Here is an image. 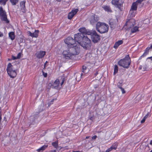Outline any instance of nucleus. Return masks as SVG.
Segmentation results:
<instances>
[{
	"label": "nucleus",
	"instance_id": "nucleus-1",
	"mask_svg": "<svg viewBox=\"0 0 152 152\" xmlns=\"http://www.w3.org/2000/svg\"><path fill=\"white\" fill-rule=\"evenodd\" d=\"M131 63V58L129 55H126L123 58L120 59L118 62V65L125 69H128Z\"/></svg>",
	"mask_w": 152,
	"mask_h": 152
},
{
	"label": "nucleus",
	"instance_id": "nucleus-2",
	"mask_svg": "<svg viewBox=\"0 0 152 152\" xmlns=\"http://www.w3.org/2000/svg\"><path fill=\"white\" fill-rule=\"evenodd\" d=\"M96 30L101 34L107 33L109 30V26L107 24L100 22H97L96 24Z\"/></svg>",
	"mask_w": 152,
	"mask_h": 152
},
{
	"label": "nucleus",
	"instance_id": "nucleus-3",
	"mask_svg": "<svg viewBox=\"0 0 152 152\" xmlns=\"http://www.w3.org/2000/svg\"><path fill=\"white\" fill-rule=\"evenodd\" d=\"M6 70L8 75L10 78H14L16 76L17 70L14 69L13 66L11 63H9L8 64Z\"/></svg>",
	"mask_w": 152,
	"mask_h": 152
},
{
	"label": "nucleus",
	"instance_id": "nucleus-4",
	"mask_svg": "<svg viewBox=\"0 0 152 152\" xmlns=\"http://www.w3.org/2000/svg\"><path fill=\"white\" fill-rule=\"evenodd\" d=\"M82 46L84 49L89 50L91 48V40L86 35L84 37L82 42L80 44V46Z\"/></svg>",
	"mask_w": 152,
	"mask_h": 152
},
{
	"label": "nucleus",
	"instance_id": "nucleus-5",
	"mask_svg": "<svg viewBox=\"0 0 152 152\" xmlns=\"http://www.w3.org/2000/svg\"><path fill=\"white\" fill-rule=\"evenodd\" d=\"M80 44H77L68 47L69 51H70L71 54L75 57L76 55H78L80 52Z\"/></svg>",
	"mask_w": 152,
	"mask_h": 152
},
{
	"label": "nucleus",
	"instance_id": "nucleus-6",
	"mask_svg": "<svg viewBox=\"0 0 152 152\" xmlns=\"http://www.w3.org/2000/svg\"><path fill=\"white\" fill-rule=\"evenodd\" d=\"M0 18L2 21H4L6 23H9V21L7 18L6 12L1 7H0Z\"/></svg>",
	"mask_w": 152,
	"mask_h": 152
},
{
	"label": "nucleus",
	"instance_id": "nucleus-7",
	"mask_svg": "<svg viewBox=\"0 0 152 152\" xmlns=\"http://www.w3.org/2000/svg\"><path fill=\"white\" fill-rule=\"evenodd\" d=\"M89 35L91 36V39L94 43H97L100 40V36L97 34L95 30H92Z\"/></svg>",
	"mask_w": 152,
	"mask_h": 152
},
{
	"label": "nucleus",
	"instance_id": "nucleus-8",
	"mask_svg": "<svg viewBox=\"0 0 152 152\" xmlns=\"http://www.w3.org/2000/svg\"><path fill=\"white\" fill-rule=\"evenodd\" d=\"M64 42L67 45L68 48L77 44L75 39H73L72 37H70L66 38L64 40Z\"/></svg>",
	"mask_w": 152,
	"mask_h": 152
},
{
	"label": "nucleus",
	"instance_id": "nucleus-9",
	"mask_svg": "<svg viewBox=\"0 0 152 152\" xmlns=\"http://www.w3.org/2000/svg\"><path fill=\"white\" fill-rule=\"evenodd\" d=\"M62 55L64 58L66 59H72L74 57L71 54L70 51L68 48L67 50H64L62 52Z\"/></svg>",
	"mask_w": 152,
	"mask_h": 152
},
{
	"label": "nucleus",
	"instance_id": "nucleus-10",
	"mask_svg": "<svg viewBox=\"0 0 152 152\" xmlns=\"http://www.w3.org/2000/svg\"><path fill=\"white\" fill-rule=\"evenodd\" d=\"M112 4L116 6L121 11L123 10V2L120 0H112Z\"/></svg>",
	"mask_w": 152,
	"mask_h": 152
},
{
	"label": "nucleus",
	"instance_id": "nucleus-11",
	"mask_svg": "<svg viewBox=\"0 0 152 152\" xmlns=\"http://www.w3.org/2000/svg\"><path fill=\"white\" fill-rule=\"evenodd\" d=\"M136 21L133 19H130L128 20L126 22L124 26V27L125 26L127 27V29H130V28H132L136 24Z\"/></svg>",
	"mask_w": 152,
	"mask_h": 152
},
{
	"label": "nucleus",
	"instance_id": "nucleus-12",
	"mask_svg": "<svg viewBox=\"0 0 152 152\" xmlns=\"http://www.w3.org/2000/svg\"><path fill=\"white\" fill-rule=\"evenodd\" d=\"M86 35L82 34L81 33H78L74 35V38L75 41L77 42V44H79L80 45L81 42H82L84 37Z\"/></svg>",
	"mask_w": 152,
	"mask_h": 152
},
{
	"label": "nucleus",
	"instance_id": "nucleus-13",
	"mask_svg": "<svg viewBox=\"0 0 152 152\" xmlns=\"http://www.w3.org/2000/svg\"><path fill=\"white\" fill-rule=\"evenodd\" d=\"M99 17L97 15H94L91 17L90 18V21L91 24L92 25H94L99 20Z\"/></svg>",
	"mask_w": 152,
	"mask_h": 152
},
{
	"label": "nucleus",
	"instance_id": "nucleus-14",
	"mask_svg": "<svg viewBox=\"0 0 152 152\" xmlns=\"http://www.w3.org/2000/svg\"><path fill=\"white\" fill-rule=\"evenodd\" d=\"M46 52L42 50H40L36 52L35 55L36 57L38 59L42 58L46 54Z\"/></svg>",
	"mask_w": 152,
	"mask_h": 152
},
{
	"label": "nucleus",
	"instance_id": "nucleus-15",
	"mask_svg": "<svg viewBox=\"0 0 152 152\" xmlns=\"http://www.w3.org/2000/svg\"><path fill=\"white\" fill-rule=\"evenodd\" d=\"M92 30H89L86 29L85 27H82L79 29V31L83 35H89L91 34V32Z\"/></svg>",
	"mask_w": 152,
	"mask_h": 152
},
{
	"label": "nucleus",
	"instance_id": "nucleus-16",
	"mask_svg": "<svg viewBox=\"0 0 152 152\" xmlns=\"http://www.w3.org/2000/svg\"><path fill=\"white\" fill-rule=\"evenodd\" d=\"M78 11V10L77 9H75L72 10L71 12L68 13V19L70 20L71 19Z\"/></svg>",
	"mask_w": 152,
	"mask_h": 152
},
{
	"label": "nucleus",
	"instance_id": "nucleus-17",
	"mask_svg": "<svg viewBox=\"0 0 152 152\" xmlns=\"http://www.w3.org/2000/svg\"><path fill=\"white\" fill-rule=\"evenodd\" d=\"M139 5H140V4L137 1L133 2L131 7V9L130 10V12H132V11L136 10L137 9V6Z\"/></svg>",
	"mask_w": 152,
	"mask_h": 152
},
{
	"label": "nucleus",
	"instance_id": "nucleus-18",
	"mask_svg": "<svg viewBox=\"0 0 152 152\" xmlns=\"http://www.w3.org/2000/svg\"><path fill=\"white\" fill-rule=\"evenodd\" d=\"M39 31L38 30H35L34 32L32 33L30 31H28V33L29 36L32 37L37 38L38 36V33Z\"/></svg>",
	"mask_w": 152,
	"mask_h": 152
},
{
	"label": "nucleus",
	"instance_id": "nucleus-19",
	"mask_svg": "<svg viewBox=\"0 0 152 152\" xmlns=\"http://www.w3.org/2000/svg\"><path fill=\"white\" fill-rule=\"evenodd\" d=\"M59 85V80L58 79H56L52 85V88L58 89Z\"/></svg>",
	"mask_w": 152,
	"mask_h": 152
},
{
	"label": "nucleus",
	"instance_id": "nucleus-20",
	"mask_svg": "<svg viewBox=\"0 0 152 152\" xmlns=\"http://www.w3.org/2000/svg\"><path fill=\"white\" fill-rule=\"evenodd\" d=\"M25 3L26 1H21L20 4L21 10L23 12H26V8L25 4Z\"/></svg>",
	"mask_w": 152,
	"mask_h": 152
},
{
	"label": "nucleus",
	"instance_id": "nucleus-21",
	"mask_svg": "<svg viewBox=\"0 0 152 152\" xmlns=\"http://www.w3.org/2000/svg\"><path fill=\"white\" fill-rule=\"evenodd\" d=\"M102 8L105 11L111 13L113 12L110 7L109 5H103L102 6Z\"/></svg>",
	"mask_w": 152,
	"mask_h": 152
},
{
	"label": "nucleus",
	"instance_id": "nucleus-22",
	"mask_svg": "<svg viewBox=\"0 0 152 152\" xmlns=\"http://www.w3.org/2000/svg\"><path fill=\"white\" fill-rule=\"evenodd\" d=\"M123 42H124L122 40L118 41L115 43L113 46V48L115 49H117L119 45H121L123 43Z\"/></svg>",
	"mask_w": 152,
	"mask_h": 152
},
{
	"label": "nucleus",
	"instance_id": "nucleus-23",
	"mask_svg": "<svg viewBox=\"0 0 152 152\" xmlns=\"http://www.w3.org/2000/svg\"><path fill=\"white\" fill-rule=\"evenodd\" d=\"M131 29V33H130V34L131 35L133 33H134L136 32L137 31H139V27L137 26H134L132 28H130Z\"/></svg>",
	"mask_w": 152,
	"mask_h": 152
},
{
	"label": "nucleus",
	"instance_id": "nucleus-24",
	"mask_svg": "<svg viewBox=\"0 0 152 152\" xmlns=\"http://www.w3.org/2000/svg\"><path fill=\"white\" fill-rule=\"evenodd\" d=\"M8 36L12 40H14L15 38V35L14 32L13 31L10 32L8 34Z\"/></svg>",
	"mask_w": 152,
	"mask_h": 152
},
{
	"label": "nucleus",
	"instance_id": "nucleus-25",
	"mask_svg": "<svg viewBox=\"0 0 152 152\" xmlns=\"http://www.w3.org/2000/svg\"><path fill=\"white\" fill-rule=\"evenodd\" d=\"M118 142H115L113 143L111 146L110 147L112 150H115L116 149L118 146Z\"/></svg>",
	"mask_w": 152,
	"mask_h": 152
},
{
	"label": "nucleus",
	"instance_id": "nucleus-26",
	"mask_svg": "<svg viewBox=\"0 0 152 152\" xmlns=\"http://www.w3.org/2000/svg\"><path fill=\"white\" fill-rule=\"evenodd\" d=\"M48 147V145H44L37 150L38 152H39L41 151H44Z\"/></svg>",
	"mask_w": 152,
	"mask_h": 152
},
{
	"label": "nucleus",
	"instance_id": "nucleus-27",
	"mask_svg": "<svg viewBox=\"0 0 152 152\" xmlns=\"http://www.w3.org/2000/svg\"><path fill=\"white\" fill-rule=\"evenodd\" d=\"M118 67L117 65H115L114 66V69L113 75H115L118 73Z\"/></svg>",
	"mask_w": 152,
	"mask_h": 152
},
{
	"label": "nucleus",
	"instance_id": "nucleus-28",
	"mask_svg": "<svg viewBox=\"0 0 152 152\" xmlns=\"http://www.w3.org/2000/svg\"><path fill=\"white\" fill-rule=\"evenodd\" d=\"M150 49V48L149 47L146 48L144 52L143 53V55H145L146 56L149 53V50Z\"/></svg>",
	"mask_w": 152,
	"mask_h": 152
},
{
	"label": "nucleus",
	"instance_id": "nucleus-29",
	"mask_svg": "<svg viewBox=\"0 0 152 152\" xmlns=\"http://www.w3.org/2000/svg\"><path fill=\"white\" fill-rule=\"evenodd\" d=\"M52 145L55 148H57L58 146V140L52 143Z\"/></svg>",
	"mask_w": 152,
	"mask_h": 152
},
{
	"label": "nucleus",
	"instance_id": "nucleus-30",
	"mask_svg": "<svg viewBox=\"0 0 152 152\" xmlns=\"http://www.w3.org/2000/svg\"><path fill=\"white\" fill-rule=\"evenodd\" d=\"M10 1L12 5H15L18 3L19 0H10Z\"/></svg>",
	"mask_w": 152,
	"mask_h": 152
},
{
	"label": "nucleus",
	"instance_id": "nucleus-31",
	"mask_svg": "<svg viewBox=\"0 0 152 152\" xmlns=\"http://www.w3.org/2000/svg\"><path fill=\"white\" fill-rule=\"evenodd\" d=\"M8 1V0H0V4L2 5H5L6 4V2Z\"/></svg>",
	"mask_w": 152,
	"mask_h": 152
},
{
	"label": "nucleus",
	"instance_id": "nucleus-32",
	"mask_svg": "<svg viewBox=\"0 0 152 152\" xmlns=\"http://www.w3.org/2000/svg\"><path fill=\"white\" fill-rule=\"evenodd\" d=\"M129 13L131 14V15H130V16L132 17H133L135 16L136 15V13L134 12V11H132V12H130Z\"/></svg>",
	"mask_w": 152,
	"mask_h": 152
},
{
	"label": "nucleus",
	"instance_id": "nucleus-33",
	"mask_svg": "<svg viewBox=\"0 0 152 152\" xmlns=\"http://www.w3.org/2000/svg\"><path fill=\"white\" fill-rule=\"evenodd\" d=\"M117 86L120 88H122V82L120 81L117 84Z\"/></svg>",
	"mask_w": 152,
	"mask_h": 152
},
{
	"label": "nucleus",
	"instance_id": "nucleus-34",
	"mask_svg": "<svg viewBox=\"0 0 152 152\" xmlns=\"http://www.w3.org/2000/svg\"><path fill=\"white\" fill-rule=\"evenodd\" d=\"M87 67L86 66L83 65L82 66V72H85V71Z\"/></svg>",
	"mask_w": 152,
	"mask_h": 152
},
{
	"label": "nucleus",
	"instance_id": "nucleus-35",
	"mask_svg": "<svg viewBox=\"0 0 152 152\" xmlns=\"http://www.w3.org/2000/svg\"><path fill=\"white\" fill-rule=\"evenodd\" d=\"M151 116V114L150 112H148L146 115L144 117L145 118L147 119L148 117H150Z\"/></svg>",
	"mask_w": 152,
	"mask_h": 152
},
{
	"label": "nucleus",
	"instance_id": "nucleus-36",
	"mask_svg": "<svg viewBox=\"0 0 152 152\" xmlns=\"http://www.w3.org/2000/svg\"><path fill=\"white\" fill-rule=\"evenodd\" d=\"M95 118V117L94 115L91 116H90L89 118V119L92 121H93Z\"/></svg>",
	"mask_w": 152,
	"mask_h": 152
},
{
	"label": "nucleus",
	"instance_id": "nucleus-37",
	"mask_svg": "<svg viewBox=\"0 0 152 152\" xmlns=\"http://www.w3.org/2000/svg\"><path fill=\"white\" fill-rule=\"evenodd\" d=\"M21 53H18V54L17 56V58L18 59L20 58L21 57Z\"/></svg>",
	"mask_w": 152,
	"mask_h": 152
},
{
	"label": "nucleus",
	"instance_id": "nucleus-38",
	"mask_svg": "<svg viewBox=\"0 0 152 152\" xmlns=\"http://www.w3.org/2000/svg\"><path fill=\"white\" fill-rule=\"evenodd\" d=\"M61 79H62V82L61 83L60 85H61V86H62V85L64 83V81L65 80V78L64 77H63V78H61Z\"/></svg>",
	"mask_w": 152,
	"mask_h": 152
},
{
	"label": "nucleus",
	"instance_id": "nucleus-39",
	"mask_svg": "<svg viewBox=\"0 0 152 152\" xmlns=\"http://www.w3.org/2000/svg\"><path fill=\"white\" fill-rule=\"evenodd\" d=\"M42 74L44 76V77H47V73H45L43 71H42Z\"/></svg>",
	"mask_w": 152,
	"mask_h": 152
},
{
	"label": "nucleus",
	"instance_id": "nucleus-40",
	"mask_svg": "<svg viewBox=\"0 0 152 152\" xmlns=\"http://www.w3.org/2000/svg\"><path fill=\"white\" fill-rule=\"evenodd\" d=\"M122 91V93L123 94H125L126 93V91L124 90V88H120Z\"/></svg>",
	"mask_w": 152,
	"mask_h": 152
},
{
	"label": "nucleus",
	"instance_id": "nucleus-41",
	"mask_svg": "<svg viewBox=\"0 0 152 152\" xmlns=\"http://www.w3.org/2000/svg\"><path fill=\"white\" fill-rule=\"evenodd\" d=\"M146 119L144 117H143V118L141 120V123H144L145 121V120Z\"/></svg>",
	"mask_w": 152,
	"mask_h": 152
},
{
	"label": "nucleus",
	"instance_id": "nucleus-42",
	"mask_svg": "<svg viewBox=\"0 0 152 152\" xmlns=\"http://www.w3.org/2000/svg\"><path fill=\"white\" fill-rule=\"evenodd\" d=\"M143 71H145L147 70V69L148 68L147 66L146 65H145V66H143Z\"/></svg>",
	"mask_w": 152,
	"mask_h": 152
},
{
	"label": "nucleus",
	"instance_id": "nucleus-43",
	"mask_svg": "<svg viewBox=\"0 0 152 152\" xmlns=\"http://www.w3.org/2000/svg\"><path fill=\"white\" fill-rule=\"evenodd\" d=\"M112 150V149L111 148V147L108 148V149H107L105 151V152H109L110 151H111Z\"/></svg>",
	"mask_w": 152,
	"mask_h": 152
},
{
	"label": "nucleus",
	"instance_id": "nucleus-44",
	"mask_svg": "<svg viewBox=\"0 0 152 152\" xmlns=\"http://www.w3.org/2000/svg\"><path fill=\"white\" fill-rule=\"evenodd\" d=\"M18 59L17 57L15 56H12V59L13 60H15Z\"/></svg>",
	"mask_w": 152,
	"mask_h": 152
},
{
	"label": "nucleus",
	"instance_id": "nucleus-45",
	"mask_svg": "<svg viewBox=\"0 0 152 152\" xmlns=\"http://www.w3.org/2000/svg\"><path fill=\"white\" fill-rule=\"evenodd\" d=\"M145 56V55H143V54L139 58V60H140L142 59V57Z\"/></svg>",
	"mask_w": 152,
	"mask_h": 152
},
{
	"label": "nucleus",
	"instance_id": "nucleus-46",
	"mask_svg": "<svg viewBox=\"0 0 152 152\" xmlns=\"http://www.w3.org/2000/svg\"><path fill=\"white\" fill-rule=\"evenodd\" d=\"M97 137L96 135H94L92 137V140H95L96 138Z\"/></svg>",
	"mask_w": 152,
	"mask_h": 152
},
{
	"label": "nucleus",
	"instance_id": "nucleus-47",
	"mask_svg": "<svg viewBox=\"0 0 152 152\" xmlns=\"http://www.w3.org/2000/svg\"><path fill=\"white\" fill-rule=\"evenodd\" d=\"M56 100V99H55V100ZM54 100H55V99H52V100L50 102V104H52L53 102H54Z\"/></svg>",
	"mask_w": 152,
	"mask_h": 152
},
{
	"label": "nucleus",
	"instance_id": "nucleus-48",
	"mask_svg": "<svg viewBox=\"0 0 152 152\" xmlns=\"http://www.w3.org/2000/svg\"><path fill=\"white\" fill-rule=\"evenodd\" d=\"M99 86V85H94V88H97Z\"/></svg>",
	"mask_w": 152,
	"mask_h": 152
},
{
	"label": "nucleus",
	"instance_id": "nucleus-49",
	"mask_svg": "<svg viewBox=\"0 0 152 152\" xmlns=\"http://www.w3.org/2000/svg\"><path fill=\"white\" fill-rule=\"evenodd\" d=\"M1 108L0 107V117H1Z\"/></svg>",
	"mask_w": 152,
	"mask_h": 152
},
{
	"label": "nucleus",
	"instance_id": "nucleus-50",
	"mask_svg": "<svg viewBox=\"0 0 152 152\" xmlns=\"http://www.w3.org/2000/svg\"><path fill=\"white\" fill-rule=\"evenodd\" d=\"M98 74V72H96L94 74V75L95 76H96Z\"/></svg>",
	"mask_w": 152,
	"mask_h": 152
},
{
	"label": "nucleus",
	"instance_id": "nucleus-51",
	"mask_svg": "<svg viewBox=\"0 0 152 152\" xmlns=\"http://www.w3.org/2000/svg\"><path fill=\"white\" fill-rule=\"evenodd\" d=\"M139 69L140 70L141 69H142V66L141 65H140L139 67Z\"/></svg>",
	"mask_w": 152,
	"mask_h": 152
},
{
	"label": "nucleus",
	"instance_id": "nucleus-52",
	"mask_svg": "<svg viewBox=\"0 0 152 152\" xmlns=\"http://www.w3.org/2000/svg\"><path fill=\"white\" fill-rule=\"evenodd\" d=\"M148 59H151V61H152V56H151L150 57H149L148 58Z\"/></svg>",
	"mask_w": 152,
	"mask_h": 152
},
{
	"label": "nucleus",
	"instance_id": "nucleus-53",
	"mask_svg": "<svg viewBox=\"0 0 152 152\" xmlns=\"http://www.w3.org/2000/svg\"><path fill=\"white\" fill-rule=\"evenodd\" d=\"M50 152H56V150H52Z\"/></svg>",
	"mask_w": 152,
	"mask_h": 152
},
{
	"label": "nucleus",
	"instance_id": "nucleus-54",
	"mask_svg": "<svg viewBox=\"0 0 152 152\" xmlns=\"http://www.w3.org/2000/svg\"><path fill=\"white\" fill-rule=\"evenodd\" d=\"M150 144L151 145H152V140H151V141H150Z\"/></svg>",
	"mask_w": 152,
	"mask_h": 152
},
{
	"label": "nucleus",
	"instance_id": "nucleus-55",
	"mask_svg": "<svg viewBox=\"0 0 152 152\" xmlns=\"http://www.w3.org/2000/svg\"><path fill=\"white\" fill-rule=\"evenodd\" d=\"M90 137V136H86V139H88Z\"/></svg>",
	"mask_w": 152,
	"mask_h": 152
},
{
	"label": "nucleus",
	"instance_id": "nucleus-56",
	"mask_svg": "<svg viewBox=\"0 0 152 152\" xmlns=\"http://www.w3.org/2000/svg\"><path fill=\"white\" fill-rule=\"evenodd\" d=\"M88 55H89V56H91V54H87V55H86V58L87 57V56H88Z\"/></svg>",
	"mask_w": 152,
	"mask_h": 152
},
{
	"label": "nucleus",
	"instance_id": "nucleus-57",
	"mask_svg": "<svg viewBox=\"0 0 152 152\" xmlns=\"http://www.w3.org/2000/svg\"><path fill=\"white\" fill-rule=\"evenodd\" d=\"M47 63V61H46V62L44 64V66L45 67V65H46V63Z\"/></svg>",
	"mask_w": 152,
	"mask_h": 152
},
{
	"label": "nucleus",
	"instance_id": "nucleus-58",
	"mask_svg": "<svg viewBox=\"0 0 152 152\" xmlns=\"http://www.w3.org/2000/svg\"><path fill=\"white\" fill-rule=\"evenodd\" d=\"M150 48V49H152V44L151 45L150 47H149Z\"/></svg>",
	"mask_w": 152,
	"mask_h": 152
},
{
	"label": "nucleus",
	"instance_id": "nucleus-59",
	"mask_svg": "<svg viewBox=\"0 0 152 152\" xmlns=\"http://www.w3.org/2000/svg\"><path fill=\"white\" fill-rule=\"evenodd\" d=\"M58 2H60L61 1V0H56Z\"/></svg>",
	"mask_w": 152,
	"mask_h": 152
},
{
	"label": "nucleus",
	"instance_id": "nucleus-60",
	"mask_svg": "<svg viewBox=\"0 0 152 152\" xmlns=\"http://www.w3.org/2000/svg\"><path fill=\"white\" fill-rule=\"evenodd\" d=\"M11 60H12V59H9V58H8V61H11Z\"/></svg>",
	"mask_w": 152,
	"mask_h": 152
},
{
	"label": "nucleus",
	"instance_id": "nucleus-61",
	"mask_svg": "<svg viewBox=\"0 0 152 152\" xmlns=\"http://www.w3.org/2000/svg\"><path fill=\"white\" fill-rule=\"evenodd\" d=\"M83 75V73H81V76Z\"/></svg>",
	"mask_w": 152,
	"mask_h": 152
}]
</instances>
